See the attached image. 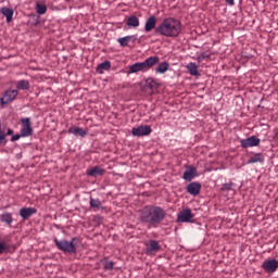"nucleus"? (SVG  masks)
Here are the masks:
<instances>
[{"label":"nucleus","mask_w":278,"mask_h":278,"mask_svg":"<svg viewBox=\"0 0 278 278\" xmlns=\"http://www.w3.org/2000/svg\"><path fill=\"white\" fill-rule=\"evenodd\" d=\"M220 190L222 192H231L232 197L236 194V190L233 189V182L224 184Z\"/></svg>","instance_id":"obj_25"},{"label":"nucleus","mask_w":278,"mask_h":278,"mask_svg":"<svg viewBox=\"0 0 278 278\" xmlns=\"http://www.w3.org/2000/svg\"><path fill=\"white\" fill-rule=\"evenodd\" d=\"M160 242L156 240H150L148 243H146V254L147 255H153V253H157L160 251Z\"/></svg>","instance_id":"obj_9"},{"label":"nucleus","mask_w":278,"mask_h":278,"mask_svg":"<svg viewBox=\"0 0 278 278\" xmlns=\"http://www.w3.org/2000/svg\"><path fill=\"white\" fill-rule=\"evenodd\" d=\"M226 1V3H228V5H235V0H225Z\"/></svg>","instance_id":"obj_35"},{"label":"nucleus","mask_w":278,"mask_h":278,"mask_svg":"<svg viewBox=\"0 0 278 278\" xmlns=\"http://www.w3.org/2000/svg\"><path fill=\"white\" fill-rule=\"evenodd\" d=\"M207 58H210V54L202 53V54L198 55V62H203V60H207Z\"/></svg>","instance_id":"obj_32"},{"label":"nucleus","mask_w":278,"mask_h":278,"mask_svg":"<svg viewBox=\"0 0 278 278\" xmlns=\"http://www.w3.org/2000/svg\"><path fill=\"white\" fill-rule=\"evenodd\" d=\"M1 14H3V16H5L7 18V23H12V18L14 16V10L8 8V7H3L0 9Z\"/></svg>","instance_id":"obj_19"},{"label":"nucleus","mask_w":278,"mask_h":278,"mask_svg":"<svg viewBox=\"0 0 278 278\" xmlns=\"http://www.w3.org/2000/svg\"><path fill=\"white\" fill-rule=\"evenodd\" d=\"M166 218V212L160 206L148 205L139 211V219L149 227H156Z\"/></svg>","instance_id":"obj_1"},{"label":"nucleus","mask_w":278,"mask_h":278,"mask_svg":"<svg viewBox=\"0 0 278 278\" xmlns=\"http://www.w3.org/2000/svg\"><path fill=\"white\" fill-rule=\"evenodd\" d=\"M155 64H160V56H149L143 62H137L129 66L127 74L134 73H147L150 68H153Z\"/></svg>","instance_id":"obj_3"},{"label":"nucleus","mask_w":278,"mask_h":278,"mask_svg":"<svg viewBox=\"0 0 278 278\" xmlns=\"http://www.w3.org/2000/svg\"><path fill=\"white\" fill-rule=\"evenodd\" d=\"M187 192L191 194V197H199L201 194V184L191 182L187 186Z\"/></svg>","instance_id":"obj_13"},{"label":"nucleus","mask_w":278,"mask_h":278,"mask_svg":"<svg viewBox=\"0 0 278 278\" xmlns=\"http://www.w3.org/2000/svg\"><path fill=\"white\" fill-rule=\"evenodd\" d=\"M194 218V215L192 214V210L185 208L178 214V220L180 223H190Z\"/></svg>","instance_id":"obj_11"},{"label":"nucleus","mask_w":278,"mask_h":278,"mask_svg":"<svg viewBox=\"0 0 278 278\" xmlns=\"http://www.w3.org/2000/svg\"><path fill=\"white\" fill-rule=\"evenodd\" d=\"M112 268H114V262L106 261L105 264H104V269L105 270H112Z\"/></svg>","instance_id":"obj_30"},{"label":"nucleus","mask_w":278,"mask_h":278,"mask_svg":"<svg viewBox=\"0 0 278 278\" xmlns=\"http://www.w3.org/2000/svg\"><path fill=\"white\" fill-rule=\"evenodd\" d=\"M194 177H197V167L194 166H189L184 175H182V179H185V181H192V179H194Z\"/></svg>","instance_id":"obj_14"},{"label":"nucleus","mask_w":278,"mask_h":278,"mask_svg":"<svg viewBox=\"0 0 278 278\" xmlns=\"http://www.w3.org/2000/svg\"><path fill=\"white\" fill-rule=\"evenodd\" d=\"M155 25H157V18L152 15L146 21L144 31L147 34H149V31H153V29H155Z\"/></svg>","instance_id":"obj_16"},{"label":"nucleus","mask_w":278,"mask_h":278,"mask_svg":"<svg viewBox=\"0 0 278 278\" xmlns=\"http://www.w3.org/2000/svg\"><path fill=\"white\" fill-rule=\"evenodd\" d=\"M87 175L89 177H101V176L105 175V169H103L99 166H94L91 169H87Z\"/></svg>","instance_id":"obj_18"},{"label":"nucleus","mask_w":278,"mask_h":278,"mask_svg":"<svg viewBox=\"0 0 278 278\" xmlns=\"http://www.w3.org/2000/svg\"><path fill=\"white\" fill-rule=\"evenodd\" d=\"M1 223H7V225H12L14 218H12V213H3L0 215Z\"/></svg>","instance_id":"obj_26"},{"label":"nucleus","mask_w":278,"mask_h":278,"mask_svg":"<svg viewBox=\"0 0 278 278\" xmlns=\"http://www.w3.org/2000/svg\"><path fill=\"white\" fill-rule=\"evenodd\" d=\"M17 90H29V80L22 79L16 83Z\"/></svg>","instance_id":"obj_27"},{"label":"nucleus","mask_w":278,"mask_h":278,"mask_svg":"<svg viewBox=\"0 0 278 278\" xmlns=\"http://www.w3.org/2000/svg\"><path fill=\"white\" fill-rule=\"evenodd\" d=\"M155 31L165 38H177L181 34V22L174 17H167L156 27Z\"/></svg>","instance_id":"obj_2"},{"label":"nucleus","mask_w":278,"mask_h":278,"mask_svg":"<svg viewBox=\"0 0 278 278\" xmlns=\"http://www.w3.org/2000/svg\"><path fill=\"white\" fill-rule=\"evenodd\" d=\"M21 122H22V129H21L22 138H29V136H33L34 128H31V119L29 117H25V118H22Z\"/></svg>","instance_id":"obj_5"},{"label":"nucleus","mask_w":278,"mask_h":278,"mask_svg":"<svg viewBox=\"0 0 278 278\" xmlns=\"http://www.w3.org/2000/svg\"><path fill=\"white\" fill-rule=\"evenodd\" d=\"M67 132L73 134V136H80L81 138H84V136H88V130L77 126L70 127Z\"/></svg>","instance_id":"obj_17"},{"label":"nucleus","mask_w":278,"mask_h":278,"mask_svg":"<svg viewBox=\"0 0 278 278\" xmlns=\"http://www.w3.org/2000/svg\"><path fill=\"white\" fill-rule=\"evenodd\" d=\"M14 134V130H12V129H8V131H7V136H12Z\"/></svg>","instance_id":"obj_36"},{"label":"nucleus","mask_w":278,"mask_h":278,"mask_svg":"<svg viewBox=\"0 0 278 278\" xmlns=\"http://www.w3.org/2000/svg\"><path fill=\"white\" fill-rule=\"evenodd\" d=\"M262 268L266 273H276L278 268V261L275 258L265 261L262 265Z\"/></svg>","instance_id":"obj_10"},{"label":"nucleus","mask_w":278,"mask_h":278,"mask_svg":"<svg viewBox=\"0 0 278 278\" xmlns=\"http://www.w3.org/2000/svg\"><path fill=\"white\" fill-rule=\"evenodd\" d=\"M89 205L90 207H94L96 210H101V207H103L101 200L94 198H90Z\"/></svg>","instance_id":"obj_28"},{"label":"nucleus","mask_w":278,"mask_h":278,"mask_svg":"<svg viewBox=\"0 0 278 278\" xmlns=\"http://www.w3.org/2000/svg\"><path fill=\"white\" fill-rule=\"evenodd\" d=\"M187 70L193 77H199V75H201L199 73V66L197 65V63L190 62L189 64H187Z\"/></svg>","instance_id":"obj_21"},{"label":"nucleus","mask_w":278,"mask_h":278,"mask_svg":"<svg viewBox=\"0 0 278 278\" xmlns=\"http://www.w3.org/2000/svg\"><path fill=\"white\" fill-rule=\"evenodd\" d=\"M170 68V64L166 61L159 64V66L155 68V73H159L160 75H164Z\"/></svg>","instance_id":"obj_22"},{"label":"nucleus","mask_w":278,"mask_h":278,"mask_svg":"<svg viewBox=\"0 0 278 278\" xmlns=\"http://www.w3.org/2000/svg\"><path fill=\"white\" fill-rule=\"evenodd\" d=\"M126 25L128 29H138V27H140V18L136 15H130L127 18Z\"/></svg>","instance_id":"obj_15"},{"label":"nucleus","mask_w":278,"mask_h":278,"mask_svg":"<svg viewBox=\"0 0 278 278\" xmlns=\"http://www.w3.org/2000/svg\"><path fill=\"white\" fill-rule=\"evenodd\" d=\"M21 138H23V136H21V134L20 135H14L11 138V142H16V140H21Z\"/></svg>","instance_id":"obj_34"},{"label":"nucleus","mask_w":278,"mask_h":278,"mask_svg":"<svg viewBox=\"0 0 278 278\" xmlns=\"http://www.w3.org/2000/svg\"><path fill=\"white\" fill-rule=\"evenodd\" d=\"M8 251V245L4 242H0V255H3Z\"/></svg>","instance_id":"obj_31"},{"label":"nucleus","mask_w":278,"mask_h":278,"mask_svg":"<svg viewBox=\"0 0 278 278\" xmlns=\"http://www.w3.org/2000/svg\"><path fill=\"white\" fill-rule=\"evenodd\" d=\"M36 10H37V14H47V7L45 4H40V2L36 3Z\"/></svg>","instance_id":"obj_29"},{"label":"nucleus","mask_w":278,"mask_h":278,"mask_svg":"<svg viewBox=\"0 0 278 278\" xmlns=\"http://www.w3.org/2000/svg\"><path fill=\"white\" fill-rule=\"evenodd\" d=\"M74 240L75 239H73L72 241H67L65 239H54V244L59 249V251H62L63 253H77V248L75 247Z\"/></svg>","instance_id":"obj_4"},{"label":"nucleus","mask_w":278,"mask_h":278,"mask_svg":"<svg viewBox=\"0 0 278 278\" xmlns=\"http://www.w3.org/2000/svg\"><path fill=\"white\" fill-rule=\"evenodd\" d=\"M131 40H136V37L135 36H126V37H122V38L117 39L121 47H127V45H129V42H131Z\"/></svg>","instance_id":"obj_24"},{"label":"nucleus","mask_w":278,"mask_h":278,"mask_svg":"<svg viewBox=\"0 0 278 278\" xmlns=\"http://www.w3.org/2000/svg\"><path fill=\"white\" fill-rule=\"evenodd\" d=\"M18 97V90L16 89H9L4 92L3 97L0 98L1 105H8L14 101Z\"/></svg>","instance_id":"obj_6"},{"label":"nucleus","mask_w":278,"mask_h":278,"mask_svg":"<svg viewBox=\"0 0 278 278\" xmlns=\"http://www.w3.org/2000/svg\"><path fill=\"white\" fill-rule=\"evenodd\" d=\"M147 84L150 88H157V83H155V80H148Z\"/></svg>","instance_id":"obj_33"},{"label":"nucleus","mask_w":278,"mask_h":278,"mask_svg":"<svg viewBox=\"0 0 278 278\" xmlns=\"http://www.w3.org/2000/svg\"><path fill=\"white\" fill-rule=\"evenodd\" d=\"M262 162H264V155L262 153H255L248 160V164H257Z\"/></svg>","instance_id":"obj_23"},{"label":"nucleus","mask_w":278,"mask_h":278,"mask_svg":"<svg viewBox=\"0 0 278 278\" xmlns=\"http://www.w3.org/2000/svg\"><path fill=\"white\" fill-rule=\"evenodd\" d=\"M110 68H112V63L110 61H104L97 66L96 71L99 75H103L105 71H110Z\"/></svg>","instance_id":"obj_20"},{"label":"nucleus","mask_w":278,"mask_h":278,"mask_svg":"<svg viewBox=\"0 0 278 278\" xmlns=\"http://www.w3.org/2000/svg\"><path fill=\"white\" fill-rule=\"evenodd\" d=\"M260 142H262V140H260V138H257L256 136H251L247 139L240 140V144L242 149H250L251 147H260Z\"/></svg>","instance_id":"obj_7"},{"label":"nucleus","mask_w":278,"mask_h":278,"mask_svg":"<svg viewBox=\"0 0 278 278\" xmlns=\"http://www.w3.org/2000/svg\"><path fill=\"white\" fill-rule=\"evenodd\" d=\"M38 210H36L35 207H22L20 210V216L23 218V220H27L31 218V216H34V214H36Z\"/></svg>","instance_id":"obj_12"},{"label":"nucleus","mask_w":278,"mask_h":278,"mask_svg":"<svg viewBox=\"0 0 278 278\" xmlns=\"http://www.w3.org/2000/svg\"><path fill=\"white\" fill-rule=\"evenodd\" d=\"M151 131H153V129H151V126L149 125H141L139 127H135L131 130L132 136H137L138 138L142 137V136H149L151 134Z\"/></svg>","instance_id":"obj_8"}]
</instances>
